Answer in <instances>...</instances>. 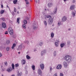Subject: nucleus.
<instances>
[{"label": "nucleus", "instance_id": "4", "mask_svg": "<svg viewBox=\"0 0 76 76\" xmlns=\"http://www.w3.org/2000/svg\"><path fill=\"white\" fill-rule=\"evenodd\" d=\"M12 67H10L9 68L7 69V71L9 73L11 72L12 71Z\"/></svg>", "mask_w": 76, "mask_h": 76}, {"label": "nucleus", "instance_id": "35", "mask_svg": "<svg viewBox=\"0 0 76 76\" xmlns=\"http://www.w3.org/2000/svg\"><path fill=\"white\" fill-rule=\"evenodd\" d=\"M14 12H16L17 10H16V9L15 7L14 8Z\"/></svg>", "mask_w": 76, "mask_h": 76}, {"label": "nucleus", "instance_id": "36", "mask_svg": "<svg viewBox=\"0 0 76 76\" xmlns=\"http://www.w3.org/2000/svg\"><path fill=\"white\" fill-rule=\"evenodd\" d=\"M72 15H73V16H75V14L74 12H72Z\"/></svg>", "mask_w": 76, "mask_h": 76}, {"label": "nucleus", "instance_id": "2", "mask_svg": "<svg viewBox=\"0 0 76 76\" xmlns=\"http://www.w3.org/2000/svg\"><path fill=\"white\" fill-rule=\"evenodd\" d=\"M8 31H9V33L10 34V35H12L13 34V29L11 27H10L8 28Z\"/></svg>", "mask_w": 76, "mask_h": 76}, {"label": "nucleus", "instance_id": "22", "mask_svg": "<svg viewBox=\"0 0 76 76\" xmlns=\"http://www.w3.org/2000/svg\"><path fill=\"white\" fill-rule=\"evenodd\" d=\"M55 46L56 47H58V43L57 42H55Z\"/></svg>", "mask_w": 76, "mask_h": 76}, {"label": "nucleus", "instance_id": "1", "mask_svg": "<svg viewBox=\"0 0 76 76\" xmlns=\"http://www.w3.org/2000/svg\"><path fill=\"white\" fill-rule=\"evenodd\" d=\"M64 59L66 61H68V62H70L72 60V57L66 55L64 57Z\"/></svg>", "mask_w": 76, "mask_h": 76}, {"label": "nucleus", "instance_id": "17", "mask_svg": "<svg viewBox=\"0 0 76 76\" xmlns=\"http://www.w3.org/2000/svg\"><path fill=\"white\" fill-rule=\"evenodd\" d=\"M51 16L50 15H45V19H47V18H51Z\"/></svg>", "mask_w": 76, "mask_h": 76}, {"label": "nucleus", "instance_id": "62", "mask_svg": "<svg viewBox=\"0 0 76 76\" xmlns=\"http://www.w3.org/2000/svg\"><path fill=\"white\" fill-rule=\"evenodd\" d=\"M48 10L49 11V10Z\"/></svg>", "mask_w": 76, "mask_h": 76}, {"label": "nucleus", "instance_id": "37", "mask_svg": "<svg viewBox=\"0 0 76 76\" xmlns=\"http://www.w3.org/2000/svg\"><path fill=\"white\" fill-rule=\"evenodd\" d=\"M60 76H63V73H60Z\"/></svg>", "mask_w": 76, "mask_h": 76}, {"label": "nucleus", "instance_id": "30", "mask_svg": "<svg viewBox=\"0 0 76 76\" xmlns=\"http://www.w3.org/2000/svg\"><path fill=\"white\" fill-rule=\"evenodd\" d=\"M27 22H27V21H26V20H25L24 21V24H26L27 23Z\"/></svg>", "mask_w": 76, "mask_h": 76}, {"label": "nucleus", "instance_id": "34", "mask_svg": "<svg viewBox=\"0 0 76 76\" xmlns=\"http://www.w3.org/2000/svg\"><path fill=\"white\" fill-rule=\"evenodd\" d=\"M42 44H43V42H42L39 43V45L40 46H42Z\"/></svg>", "mask_w": 76, "mask_h": 76}, {"label": "nucleus", "instance_id": "41", "mask_svg": "<svg viewBox=\"0 0 76 76\" xmlns=\"http://www.w3.org/2000/svg\"><path fill=\"white\" fill-rule=\"evenodd\" d=\"M2 56V54H1V53H0V57H1V56Z\"/></svg>", "mask_w": 76, "mask_h": 76}, {"label": "nucleus", "instance_id": "18", "mask_svg": "<svg viewBox=\"0 0 76 76\" xmlns=\"http://www.w3.org/2000/svg\"><path fill=\"white\" fill-rule=\"evenodd\" d=\"M16 47V44L14 43L12 47V49H14V47Z\"/></svg>", "mask_w": 76, "mask_h": 76}, {"label": "nucleus", "instance_id": "7", "mask_svg": "<svg viewBox=\"0 0 76 76\" xmlns=\"http://www.w3.org/2000/svg\"><path fill=\"white\" fill-rule=\"evenodd\" d=\"M2 26L4 28H6V24L5 23H3L2 24Z\"/></svg>", "mask_w": 76, "mask_h": 76}, {"label": "nucleus", "instance_id": "31", "mask_svg": "<svg viewBox=\"0 0 76 76\" xmlns=\"http://www.w3.org/2000/svg\"><path fill=\"white\" fill-rule=\"evenodd\" d=\"M15 67H19V64H15Z\"/></svg>", "mask_w": 76, "mask_h": 76}, {"label": "nucleus", "instance_id": "53", "mask_svg": "<svg viewBox=\"0 0 76 76\" xmlns=\"http://www.w3.org/2000/svg\"><path fill=\"white\" fill-rule=\"evenodd\" d=\"M25 1H27L28 0H25Z\"/></svg>", "mask_w": 76, "mask_h": 76}, {"label": "nucleus", "instance_id": "50", "mask_svg": "<svg viewBox=\"0 0 76 76\" xmlns=\"http://www.w3.org/2000/svg\"><path fill=\"white\" fill-rule=\"evenodd\" d=\"M27 43L28 44V43H29V42L28 41H27Z\"/></svg>", "mask_w": 76, "mask_h": 76}, {"label": "nucleus", "instance_id": "19", "mask_svg": "<svg viewBox=\"0 0 76 76\" xmlns=\"http://www.w3.org/2000/svg\"><path fill=\"white\" fill-rule=\"evenodd\" d=\"M31 67L33 70H35V66L32 65Z\"/></svg>", "mask_w": 76, "mask_h": 76}, {"label": "nucleus", "instance_id": "9", "mask_svg": "<svg viewBox=\"0 0 76 76\" xmlns=\"http://www.w3.org/2000/svg\"><path fill=\"white\" fill-rule=\"evenodd\" d=\"M25 60L23 59L21 60V63L22 64H26V63L25 62Z\"/></svg>", "mask_w": 76, "mask_h": 76}, {"label": "nucleus", "instance_id": "49", "mask_svg": "<svg viewBox=\"0 0 76 76\" xmlns=\"http://www.w3.org/2000/svg\"><path fill=\"white\" fill-rule=\"evenodd\" d=\"M7 8H9V6H7Z\"/></svg>", "mask_w": 76, "mask_h": 76}, {"label": "nucleus", "instance_id": "32", "mask_svg": "<svg viewBox=\"0 0 76 76\" xmlns=\"http://www.w3.org/2000/svg\"><path fill=\"white\" fill-rule=\"evenodd\" d=\"M17 22L18 23V24H19V19L18 18L17 19Z\"/></svg>", "mask_w": 76, "mask_h": 76}, {"label": "nucleus", "instance_id": "45", "mask_svg": "<svg viewBox=\"0 0 76 76\" xmlns=\"http://www.w3.org/2000/svg\"><path fill=\"white\" fill-rule=\"evenodd\" d=\"M75 0H73V3H75Z\"/></svg>", "mask_w": 76, "mask_h": 76}, {"label": "nucleus", "instance_id": "28", "mask_svg": "<svg viewBox=\"0 0 76 76\" xmlns=\"http://www.w3.org/2000/svg\"><path fill=\"white\" fill-rule=\"evenodd\" d=\"M12 69H15V66L14 65V64H12Z\"/></svg>", "mask_w": 76, "mask_h": 76}, {"label": "nucleus", "instance_id": "61", "mask_svg": "<svg viewBox=\"0 0 76 76\" xmlns=\"http://www.w3.org/2000/svg\"><path fill=\"white\" fill-rule=\"evenodd\" d=\"M34 25H35V24H34Z\"/></svg>", "mask_w": 76, "mask_h": 76}, {"label": "nucleus", "instance_id": "24", "mask_svg": "<svg viewBox=\"0 0 76 76\" xmlns=\"http://www.w3.org/2000/svg\"><path fill=\"white\" fill-rule=\"evenodd\" d=\"M64 45H65V44L64 43H62L61 44V47H63Z\"/></svg>", "mask_w": 76, "mask_h": 76}, {"label": "nucleus", "instance_id": "58", "mask_svg": "<svg viewBox=\"0 0 76 76\" xmlns=\"http://www.w3.org/2000/svg\"><path fill=\"white\" fill-rule=\"evenodd\" d=\"M45 10H47L46 9H45Z\"/></svg>", "mask_w": 76, "mask_h": 76}, {"label": "nucleus", "instance_id": "6", "mask_svg": "<svg viewBox=\"0 0 76 76\" xmlns=\"http://www.w3.org/2000/svg\"><path fill=\"white\" fill-rule=\"evenodd\" d=\"M67 20V18L66 17L64 16V17H63L62 18L61 21L62 22H64L65 21H66Z\"/></svg>", "mask_w": 76, "mask_h": 76}, {"label": "nucleus", "instance_id": "15", "mask_svg": "<svg viewBox=\"0 0 76 76\" xmlns=\"http://www.w3.org/2000/svg\"><path fill=\"white\" fill-rule=\"evenodd\" d=\"M75 7V5H72L71 6L70 8V9L71 10H72V9H74Z\"/></svg>", "mask_w": 76, "mask_h": 76}, {"label": "nucleus", "instance_id": "23", "mask_svg": "<svg viewBox=\"0 0 76 76\" xmlns=\"http://www.w3.org/2000/svg\"><path fill=\"white\" fill-rule=\"evenodd\" d=\"M4 11L3 10H1V11L0 14L2 15V14H3V13H4Z\"/></svg>", "mask_w": 76, "mask_h": 76}, {"label": "nucleus", "instance_id": "63", "mask_svg": "<svg viewBox=\"0 0 76 76\" xmlns=\"http://www.w3.org/2000/svg\"><path fill=\"white\" fill-rule=\"evenodd\" d=\"M68 44H69V43H68Z\"/></svg>", "mask_w": 76, "mask_h": 76}, {"label": "nucleus", "instance_id": "48", "mask_svg": "<svg viewBox=\"0 0 76 76\" xmlns=\"http://www.w3.org/2000/svg\"><path fill=\"white\" fill-rule=\"evenodd\" d=\"M58 24L59 25H60V23H58Z\"/></svg>", "mask_w": 76, "mask_h": 76}, {"label": "nucleus", "instance_id": "38", "mask_svg": "<svg viewBox=\"0 0 76 76\" xmlns=\"http://www.w3.org/2000/svg\"><path fill=\"white\" fill-rule=\"evenodd\" d=\"M26 4H29V2L28 1L27 2H26Z\"/></svg>", "mask_w": 76, "mask_h": 76}, {"label": "nucleus", "instance_id": "3", "mask_svg": "<svg viewBox=\"0 0 76 76\" xmlns=\"http://www.w3.org/2000/svg\"><path fill=\"white\" fill-rule=\"evenodd\" d=\"M53 22V18H50L48 21V23H49V24H52Z\"/></svg>", "mask_w": 76, "mask_h": 76}, {"label": "nucleus", "instance_id": "8", "mask_svg": "<svg viewBox=\"0 0 76 76\" xmlns=\"http://www.w3.org/2000/svg\"><path fill=\"white\" fill-rule=\"evenodd\" d=\"M40 67L42 70H43L44 69V65L43 64H40Z\"/></svg>", "mask_w": 76, "mask_h": 76}, {"label": "nucleus", "instance_id": "42", "mask_svg": "<svg viewBox=\"0 0 76 76\" xmlns=\"http://www.w3.org/2000/svg\"><path fill=\"white\" fill-rule=\"evenodd\" d=\"M54 76H57V74H54Z\"/></svg>", "mask_w": 76, "mask_h": 76}, {"label": "nucleus", "instance_id": "10", "mask_svg": "<svg viewBox=\"0 0 76 76\" xmlns=\"http://www.w3.org/2000/svg\"><path fill=\"white\" fill-rule=\"evenodd\" d=\"M48 7H52L53 6V4L51 3H49L48 4Z\"/></svg>", "mask_w": 76, "mask_h": 76}, {"label": "nucleus", "instance_id": "29", "mask_svg": "<svg viewBox=\"0 0 76 76\" xmlns=\"http://www.w3.org/2000/svg\"><path fill=\"white\" fill-rule=\"evenodd\" d=\"M6 43L7 44H9L10 43V40H7L6 41Z\"/></svg>", "mask_w": 76, "mask_h": 76}, {"label": "nucleus", "instance_id": "56", "mask_svg": "<svg viewBox=\"0 0 76 76\" xmlns=\"http://www.w3.org/2000/svg\"><path fill=\"white\" fill-rule=\"evenodd\" d=\"M68 30H69V31H70V29L69 28Z\"/></svg>", "mask_w": 76, "mask_h": 76}, {"label": "nucleus", "instance_id": "46", "mask_svg": "<svg viewBox=\"0 0 76 76\" xmlns=\"http://www.w3.org/2000/svg\"><path fill=\"white\" fill-rule=\"evenodd\" d=\"M50 70H52V68L50 67Z\"/></svg>", "mask_w": 76, "mask_h": 76}, {"label": "nucleus", "instance_id": "52", "mask_svg": "<svg viewBox=\"0 0 76 76\" xmlns=\"http://www.w3.org/2000/svg\"><path fill=\"white\" fill-rule=\"evenodd\" d=\"M20 46H19V47L18 48V49H19V48H20Z\"/></svg>", "mask_w": 76, "mask_h": 76}, {"label": "nucleus", "instance_id": "57", "mask_svg": "<svg viewBox=\"0 0 76 76\" xmlns=\"http://www.w3.org/2000/svg\"><path fill=\"white\" fill-rule=\"evenodd\" d=\"M66 0H64V1H66Z\"/></svg>", "mask_w": 76, "mask_h": 76}, {"label": "nucleus", "instance_id": "11", "mask_svg": "<svg viewBox=\"0 0 76 76\" xmlns=\"http://www.w3.org/2000/svg\"><path fill=\"white\" fill-rule=\"evenodd\" d=\"M22 75V72H18L17 73L18 76H21Z\"/></svg>", "mask_w": 76, "mask_h": 76}, {"label": "nucleus", "instance_id": "40", "mask_svg": "<svg viewBox=\"0 0 76 76\" xmlns=\"http://www.w3.org/2000/svg\"><path fill=\"white\" fill-rule=\"evenodd\" d=\"M5 64L6 66V65H7V61H6V62H5Z\"/></svg>", "mask_w": 76, "mask_h": 76}, {"label": "nucleus", "instance_id": "21", "mask_svg": "<svg viewBox=\"0 0 76 76\" xmlns=\"http://www.w3.org/2000/svg\"><path fill=\"white\" fill-rule=\"evenodd\" d=\"M43 22L44 25H45V26H47V21H44Z\"/></svg>", "mask_w": 76, "mask_h": 76}, {"label": "nucleus", "instance_id": "54", "mask_svg": "<svg viewBox=\"0 0 76 76\" xmlns=\"http://www.w3.org/2000/svg\"><path fill=\"white\" fill-rule=\"evenodd\" d=\"M17 13L18 14H19V11H17Z\"/></svg>", "mask_w": 76, "mask_h": 76}, {"label": "nucleus", "instance_id": "59", "mask_svg": "<svg viewBox=\"0 0 76 76\" xmlns=\"http://www.w3.org/2000/svg\"><path fill=\"white\" fill-rule=\"evenodd\" d=\"M18 54H20V52H18Z\"/></svg>", "mask_w": 76, "mask_h": 76}, {"label": "nucleus", "instance_id": "39", "mask_svg": "<svg viewBox=\"0 0 76 76\" xmlns=\"http://www.w3.org/2000/svg\"><path fill=\"white\" fill-rule=\"evenodd\" d=\"M56 51H55V52L53 54H54V56H56Z\"/></svg>", "mask_w": 76, "mask_h": 76}, {"label": "nucleus", "instance_id": "12", "mask_svg": "<svg viewBox=\"0 0 76 76\" xmlns=\"http://www.w3.org/2000/svg\"><path fill=\"white\" fill-rule=\"evenodd\" d=\"M64 64L65 67H67V62H66L64 61Z\"/></svg>", "mask_w": 76, "mask_h": 76}, {"label": "nucleus", "instance_id": "27", "mask_svg": "<svg viewBox=\"0 0 76 76\" xmlns=\"http://www.w3.org/2000/svg\"><path fill=\"white\" fill-rule=\"evenodd\" d=\"M6 50L7 51H9L10 50V48L9 47H7L6 48Z\"/></svg>", "mask_w": 76, "mask_h": 76}, {"label": "nucleus", "instance_id": "20", "mask_svg": "<svg viewBox=\"0 0 76 76\" xmlns=\"http://www.w3.org/2000/svg\"><path fill=\"white\" fill-rule=\"evenodd\" d=\"M54 33L53 32L51 33V37H52V38H53L54 37Z\"/></svg>", "mask_w": 76, "mask_h": 76}, {"label": "nucleus", "instance_id": "44", "mask_svg": "<svg viewBox=\"0 0 76 76\" xmlns=\"http://www.w3.org/2000/svg\"><path fill=\"white\" fill-rule=\"evenodd\" d=\"M1 8H3V5H1Z\"/></svg>", "mask_w": 76, "mask_h": 76}, {"label": "nucleus", "instance_id": "14", "mask_svg": "<svg viewBox=\"0 0 76 76\" xmlns=\"http://www.w3.org/2000/svg\"><path fill=\"white\" fill-rule=\"evenodd\" d=\"M38 73L39 75H41L42 74V71H41V69H39L38 70Z\"/></svg>", "mask_w": 76, "mask_h": 76}, {"label": "nucleus", "instance_id": "60", "mask_svg": "<svg viewBox=\"0 0 76 76\" xmlns=\"http://www.w3.org/2000/svg\"><path fill=\"white\" fill-rule=\"evenodd\" d=\"M2 76H4L3 75V74H2Z\"/></svg>", "mask_w": 76, "mask_h": 76}, {"label": "nucleus", "instance_id": "16", "mask_svg": "<svg viewBox=\"0 0 76 76\" xmlns=\"http://www.w3.org/2000/svg\"><path fill=\"white\" fill-rule=\"evenodd\" d=\"M45 51H46L45 50H43L42 52V53H41V56H43V55H44V53H45Z\"/></svg>", "mask_w": 76, "mask_h": 76}, {"label": "nucleus", "instance_id": "47", "mask_svg": "<svg viewBox=\"0 0 76 76\" xmlns=\"http://www.w3.org/2000/svg\"><path fill=\"white\" fill-rule=\"evenodd\" d=\"M36 28H37V27H34V29H36Z\"/></svg>", "mask_w": 76, "mask_h": 76}, {"label": "nucleus", "instance_id": "25", "mask_svg": "<svg viewBox=\"0 0 76 76\" xmlns=\"http://www.w3.org/2000/svg\"><path fill=\"white\" fill-rule=\"evenodd\" d=\"M57 8H56V9L55 10L53 11L54 12V14H56V13H57Z\"/></svg>", "mask_w": 76, "mask_h": 76}, {"label": "nucleus", "instance_id": "51", "mask_svg": "<svg viewBox=\"0 0 76 76\" xmlns=\"http://www.w3.org/2000/svg\"><path fill=\"white\" fill-rule=\"evenodd\" d=\"M37 1H38V0H37L36 1V3H38V2Z\"/></svg>", "mask_w": 76, "mask_h": 76}, {"label": "nucleus", "instance_id": "26", "mask_svg": "<svg viewBox=\"0 0 76 76\" xmlns=\"http://www.w3.org/2000/svg\"><path fill=\"white\" fill-rule=\"evenodd\" d=\"M26 57L27 59H30V58H31V57H30V56H29L28 55H27L26 56Z\"/></svg>", "mask_w": 76, "mask_h": 76}, {"label": "nucleus", "instance_id": "55", "mask_svg": "<svg viewBox=\"0 0 76 76\" xmlns=\"http://www.w3.org/2000/svg\"><path fill=\"white\" fill-rule=\"evenodd\" d=\"M2 20H4V18H2Z\"/></svg>", "mask_w": 76, "mask_h": 76}, {"label": "nucleus", "instance_id": "33", "mask_svg": "<svg viewBox=\"0 0 76 76\" xmlns=\"http://www.w3.org/2000/svg\"><path fill=\"white\" fill-rule=\"evenodd\" d=\"M23 28H24V29H25V28H26V27H25V24H23Z\"/></svg>", "mask_w": 76, "mask_h": 76}, {"label": "nucleus", "instance_id": "13", "mask_svg": "<svg viewBox=\"0 0 76 76\" xmlns=\"http://www.w3.org/2000/svg\"><path fill=\"white\" fill-rule=\"evenodd\" d=\"M10 1H13L14 4H16L18 2V0H10Z\"/></svg>", "mask_w": 76, "mask_h": 76}, {"label": "nucleus", "instance_id": "43", "mask_svg": "<svg viewBox=\"0 0 76 76\" xmlns=\"http://www.w3.org/2000/svg\"><path fill=\"white\" fill-rule=\"evenodd\" d=\"M8 34V33H7V31H6V32H5V34Z\"/></svg>", "mask_w": 76, "mask_h": 76}, {"label": "nucleus", "instance_id": "5", "mask_svg": "<svg viewBox=\"0 0 76 76\" xmlns=\"http://www.w3.org/2000/svg\"><path fill=\"white\" fill-rule=\"evenodd\" d=\"M62 67V66L61 64H59L57 65L56 67L57 69H61V67Z\"/></svg>", "mask_w": 76, "mask_h": 76}]
</instances>
